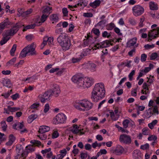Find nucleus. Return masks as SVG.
<instances>
[{"instance_id": "1", "label": "nucleus", "mask_w": 159, "mask_h": 159, "mask_svg": "<svg viewBox=\"0 0 159 159\" xmlns=\"http://www.w3.org/2000/svg\"><path fill=\"white\" fill-rule=\"evenodd\" d=\"M106 91L104 85L102 83L96 84L91 95V99L93 102H97L105 96Z\"/></svg>"}, {"instance_id": "2", "label": "nucleus", "mask_w": 159, "mask_h": 159, "mask_svg": "<svg viewBox=\"0 0 159 159\" xmlns=\"http://www.w3.org/2000/svg\"><path fill=\"white\" fill-rule=\"evenodd\" d=\"M57 39L63 50L66 51L70 49L71 44L70 39L68 36L65 34H61Z\"/></svg>"}, {"instance_id": "3", "label": "nucleus", "mask_w": 159, "mask_h": 159, "mask_svg": "<svg viewBox=\"0 0 159 159\" xmlns=\"http://www.w3.org/2000/svg\"><path fill=\"white\" fill-rule=\"evenodd\" d=\"M66 118L64 114L62 113H59L53 119V123L56 125L64 123L66 121Z\"/></svg>"}, {"instance_id": "4", "label": "nucleus", "mask_w": 159, "mask_h": 159, "mask_svg": "<svg viewBox=\"0 0 159 159\" xmlns=\"http://www.w3.org/2000/svg\"><path fill=\"white\" fill-rule=\"evenodd\" d=\"M133 13L134 15L137 17L141 16L144 12V9L140 5H137L132 8Z\"/></svg>"}, {"instance_id": "5", "label": "nucleus", "mask_w": 159, "mask_h": 159, "mask_svg": "<svg viewBox=\"0 0 159 159\" xmlns=\"http://www.w3.org/2000/svg\"><path fill=\"white\" fill-rule=\"evenodd\" d=\"M51 91L49 90L46 91L44 93L39 95L38 98L42 103L45 102L46 100L50 99L49 98L51 96L53 95Z\"/></svg>"}, {"instance_id": "6", "label": "nucleus", "mask_w": 159, "mask_h": 159, "mask_svg": "<svg viewBox=\"0 0 159 159\" xmlns=\"http://www.w3.org/2000/svg\"><path fill=\"white\" fill-rule=\"evenodd\" d=\"M22 26L25 27L24 25H22L20 23H16L12 28L7 30V33L8 34L14 35L18 31L19 29Z\"/></svg>"}, {"instance_id": "7", "label": "nucleus", "mask_w": 159, "mask_h": 159, "mask_svg": "<svg viewBox=\"0 0 159 159\" xmlns=\"http://www.w3.org/2000/svg\"><path fill=\"white\" fill-rule=\"evenodd\" d=\"M84 82L81 83L80 87L84 88H88L91 86L94 83V80L92 78H87L84 79Z\"/></svg>"}, {"instance_id": "8", "label": "nucleus", "mask_w": 159, "mask_h": 159, "mask_svg": "<svg viewBox=\"0 0 159 159\" xmlns=\"http://www.w3.org/2000/svg\"><path fill=\"white\" fill-rule=\"evenodd\" d=\"M36 47V45L34 43H33L25 48H26V50L28 54L30 53V55L33 56L36 55V52L35 51Z\"/></svg>"}, {"instance_id": "9", "label": "nucleus", "mask_w": 159, "mask_h": 159, "mask_svg": "<svg viewBox=\"0 0 159 159\" xmlns=\"http://www.w3.org/2000/svg\"><path fill=\"white\" fill-rule=\"evenodd\" d=\"M119 140L121 142L125 144H129L131 142V139L130 136L126 134L120 135Z\"/></svg>"}, {"instance_id": "10", "label": "nucleus", "mask_w": 159, "mask_h": 159, "mask_svg": "<svg viewBox=\"0 0 159 159\" xmlns=\"http://www.w3.org/2000/svg\"><path fill=\"white\" fill-rule=\"evenodd\" d=\"M82 111H88L92 109L93 106V103L86 100H83Z\"/></svg>"}, {"instance_id": "11", "label": "nucleus", "mask_w": 159, "mask_h": 159, "mask_svg": "<svg viewBox=\"0 0 159 159\" xmlns=\"http://www.w3.org/2000/svg\"><path fill=\"white\" fill-rule=\"evenodd\" d=\"M52 89V90H50V91H51V92L52 95L56 97H57L60 93V90L59 85L56 84H53Z\"/></svg>"}, {"instance_id": "12", "label": "nucleus", "mask_w": 159, "mask_h": 159, "mask_svg": "<svg viewBox=\"0 0 159 159\" xmlns=\"http://www.w3.org/2000/svg\"><path fill=\"white\" fill-rule=\"evenodd\" d=\"M72 80L74 83H76L80 86L81 83L84 82V78L80 75L76 74L72 77Z\"/></svg>"}, {"instance_id": "13", "label": "nucleus", "mask_w": 159, "mask_h": 159, "mask_svg": "<svg viewBox=\"0 0 159 159\" xmlns=\"http://www.w3.org/2000/svg\"><path fill=\"white\" fill-rule=\"evenodd\" d=\"M148 41L152 40V39H155L158 36V34L156 29H153L151 32H149L148 33Z\"/></svg>"}, {"instance_id": "14", "label": "nucleus", "mask_w": 159, "mask_h": 159, "mask_svg": "<svg viewBox=\"0 0 159 159\" xmlns=\"http://www.w3.org/2000/svg\"><path fill=\"white\" fill-rule=\"evenodd\" d=\"M7 32L8 31L7 30L6 31L4 35V36L5 37H3L1 40L0 41V44L1 45H2L6 43L10 39V37H8V36L13 35H9Z\"/></svg>"}, {"instance_id": "15", "label": "nucleus", "mask_w": 159, "mask_h": 159, "mask_svg": "<svg viewBox=\"0 0 159 159\" xmlns=\"http://www.w3.org/2000/svg\"><path fill=\"white\" fill-rule=\"evenodd\" d=\"M124 150V148L122 146L118 145L113 153L117 155H120L123 153Z\"/></svg>"}, {"instance_id": "16", "label": "nucleus", "mask_w": 159, "mask_h": 159, "mask_svg": "<svg viewBox=\"0 0 159 159\" xmlns=\"http://www.w3.org/2000/svg\"><path fill=\"white\" fill-rule=\"evenodd\" d=\"M50 130V128L49 127L47 126L43 125L40 126L38 132L40 134H43L49 131Z\"/></svg>"}, {"instance_id": "17", "label": "nucleus", "mask_w": 159, "mask_h": 159, "mask_svg": "<svg viewBox=\"0 0 159 159\" xmlns=\"http://www.w3.org/2000/svg\"><path fill=\"white\" fill-rule=\"evenodd\" d=\"M9 25L8 18H7L3 22L0 24V33L2 32V30L5 28V27Z\"/></svg>"}, {"instance_id": "18", "label": "nucleus", "mask_w": 159, "mask_h": 159, "mask_svg": "<svg viewBox=\"0 0 159 159\" xmlns=\"http://www.w3.org/2000/svg\"><path fill=\"white\" fill-rule=\"evenodd\" d=\"M141 153L139 150H134L133 152V156L135 159H141Z\"/></svg>"}, {"instance_id": "19", "label": "nucleus", "mask_w": 159, "mask_h": 159, "mask_svg": "<svg viewBox=\"0 0 159 159\" xmlns=\"http://www.w3.org/2000/svg\"><path fill=\"white\" fill-rule=\"evenodd\" d=\"M42 8L43 9V10L42 12L43 14H45L49 15L51 13V12L50 11L52 10V7L46 6L43 7Z\"/></svg>"}, {"instance_id": "20", "label": "nucleus", "mask_w": 159, "mask_h": 159, "mask_svg": "<svg viewBox=\"0 0 159 159\" xmlns=\"http://www.w3.org/2000/svg\"><path fill=\"white\" fill-rule=\"evenodd\" d=\"M2 83L4 86H6L7 88H10L12 84L10 80L8 79H3Z\"/></svg>"}, {"instance_id": "21", "label": "nucleus", "mask_w": 159, "mask_h": 159, "mask_svg": "<svg viewBox=\"0 0 159 159\" xmlns=\"http://www.w3.org/2000/svg\"><path fill=\"white\" fill-rule=\"evenodd\" d=\"M83 102V100H80L78 102H76L75 103H74V106L75 108L77 109H78L80 111H82V108L80 107H83V105L82 103Z\"/></svg>"}, {"instance_id": "22", "label": "nucleus", "mask_w": 159, "mask_h": 159, "mask_svg": "<svg viewBox=\"0 0 159 159\" xmlns=\"http://www.w3.org/2000/svg\"><path fill=\"white\" fill-rule=\"evenodd\" d=\"M88 66L89 69L92 72L96 70V65L94 63H91L88 64Z\"/></svg>"}, {"instance_id": "23", "label": "nucleus", "mask_w": 159, "mask_h": 159, "mask_svg": "<svg viewBox=\"0 0 159 159\" xmlns=\"http://www.w3.org/2000/svg\"><path fill=\"white\" fill-rule=\"evenodd\" d=\"M101 3V1L100 0H96L94 2H90L89 5L92 7L95 8L99 6Z\"/></svg>"}, {"instance_id": "24", "label": "nucleus", "mask_w": 159, "mask_h": 159, "mask_svg": "<svg viewBox=\"0 0 159 159\" xmlns=\"http://www.w3.org/2000/svg\"><path fill=\"white\" fill-rule=\"evenodd\" d=\"M131 62V61H128L127 63L122 62L120 63L117 65V67L119 68L120 66H123L124 65H125V66H126L128 67L129 68L131 67V65L130 63Z\"/></svg>"}, {"instance_id": "25", "label": "nucleus", "mask_w": 159, "mask_h": 159, "mask_svg": "<svg viewBox=\"0 0 159 159\" xmlns=\"http://www.w3.org/2000/svg\"><path fill=\"white\" fill-rule=\"evenodd\" d=\"M32 11V9L31 8H30L27 11L23 12L22 11H21L20 12V15L22 16L25 17L30 14Z\"/></svg>"}, {"instance_id": "26", "label": "nucleus", "mask_w": 159, "mask_h": 159, "mask_svg": "<svg viewBox=\"0 0 159 159\" xmlns=\"http://www.w3.org/2000/svg\"><path fill=\"white\" fill-rule=\"evenodd\" d=\"M26 48H24L21 51L19 56V58L22 59L26 57V55L28 54L26 50Z\"/></svg>"}, {"instance_id": "27", "label": "nucleus", "mask_w": 159, "mask_h": 159, "mask_svg": "<svg viewBox=\"0 0 159 159\" xmlns=\"http://www.w3.org/2000/svg\"><path fill=\"white\" fill-rule=\"evenodd\" d=\"M110 117H111V120L113 121H116L118 120L119 115L116 114V115H114V112L111 110L110 112Z\"/></svg>"}, {"instance_id": "28", "label": "nucleus", "mask_w": 159, "mask_h": 159, "mask_svg": "<svg viewBox=\"0 0 159 159\" xmlns=\"http://www.w3.org/2000/svg\"><path fill=\"white\" fill-rule=\"evenodd\" d=\"M149 7L151 10H157L158 7L157 4H155L154 2H151L149 3Z\"/></svg>"}, {"instance_id": "29", "label": "nucleus", "mask_w": 159, "mask_h": 159, "mask_svg": "<svg viewBox=\"0 0 159 159\" xmlns=\"http://www.w3.org/2000/svg\"><path fill=\"white\" fill-rule=\"evenodd\" d=\"M38 117V116L35 114H32L29 116L28 119V123H31L34 120L36 119Z\"/></svg>"}, {"instance_id": "30", "label": "nucleus", "mask_w": 159, "mask_h": 159, "mask_svg": "<svg viewBox=\"0 0 159 159\" xmlns=\"http://www.w3.org/2000/svg\"><path fill=\"white\" fill-rule=\"evenodd\" d=\"M79 2L77 5L80 6H83L84 7L86 6L87 4L88 1L87 0H80L78 1Z\"/></svg>"}, {"instance_id": "31", "label": "nucleus", "mask_w": 159, "mask_h": 159, "mask_svg": "<svg viewBox=\"0 0 159 159\" xmlns=\"http://www.w3.org/2000/svg\"><path fill=\"white\" fill-rule=\"evenodd\" d=\"M114 41L112 40H106L102 42V43H104L106 44V46H104L103 47H109L110 45H113V44L111 43L113 42Z\"/></svg>"}, {"instance_id": "32", "label": "nucleus", "mask_w": 159, "mask_h": 159, "mask_svg": "<svg viewBox=\"0 0 159 159\" xmlns=\"http://www.w3.org/2000/svg\"><path fill=\"white\" fill-rule=\"evenodd\" d=\"M59 18L57 15L56 14H53L50 16V19L51 20L55 22H57L58 21Z\"/></svg>"}, {"instance_id": "33", "label": "nucleus", "mask_w": 159, "mask_h": 159, "mask_svg": "<svg viewBox=\"0 0 159 159\" xmlns=\"http://www.w3.org/2000/svg\"><path fill=\"white\" fill-rule=\"evenodd\" d=\"M137 41V39L136 38H133L131 39L128 42L129 47L133 46L136 43Z\"/></svg>"}, {"instance_id": "34", "label": "nucleus", "mask_w": 159, "mask_h": 159, "mask_svg": "<svg viewBox=\"0 0 159 159\" xmlns=\"http://www.w3.org/2000/svg\"><path fill=\"white\" fill-rule=\"evenodd\" d=\"M158 122L157 120H155L152 121L148 124V127L151 129H152L154 128V126Z\"/></svg>"}, {"instance_id": "35", "label": "nucleus", "mask_w": 159, "mask_h": 159, "mask_svg": "<svg viewBox=\"0 0 159 159\" xmlns=\"http://www.w3.org/2000/svg\"><path fill=\"white\" fill-rule=\"evenodd\" d=\"M17 45L16 44H13L11 49L10 51V54L11 56H14L15 51H16V48Z\"/></svg>"}, {"instance_id": "36", "label": "nucleus", "mask_w": 159, "mask_h": 159, "mask_svg": "<svg viewBox=\"0 0 159 159\" xmlns=\"http://www.w3.org/2000/svg\"><path fill=\"white\" fill-rule=\"evenodd\" d=\"M92 31L97 36L96 37H94V39H97L98 37L100 35V32L99 30L98 29L93 28L92 30Z\"/></svg>"}, {"instance_id": "37", "label": "nucleus", "mask_w": 159, "mask_h": 159, "mask_svg": "<svg viewBox=\"0 0 159 159\" xmlns=\"http://www.w3.org/2000/svg\"><path fill=\"white\" fill-rule=\"evenodd\" d=\"M1 124L2 130L4 131H6L7 128V125L5 121L4 120L2 121L1 123Z\"/></svg>"}, {"instance_id": "38", "label": "nucleus", "mask_w": 159, "mask_h": 159, "mask_svg": "<svg viewBox=\"0 0 159 159\" xmlns=\"http://www.w3.org/2000/svg\"><path fill=\"white\" fill-rule=\"evenodd\" d=\"M16 57L13 58L7 63V66H10L13 65L16 62Z\"/></svg>"}, {"instance_id": "39", "label": "nucleus", "mask_w": 159, "mask_h": 159, "mask_svg": "<svg viewBox=\"0 0 159 159\" xmlns=\"http://www.w3.org/2000/svg\"><path fill=\"white\" fill-rule=\"evenodd\" d=\"M115 26L114 23H111L108 24L106 26L107 29V30H111L113 29Z\"/></svg>"}, {"instance_id": "40", "label": "nucleus", "mask_w": 159, "mask_h": 159, "mask_svg": "<svg viewBox=\"0 0 159 159\" xmlns=\"http://www.w3.org/2000/svg\"><path fill=\"white\" fill-rule=\"evenodd\" d=\"M158 57V54L156 52H154L150 56V59L152 60H155Z\"/></svg>"}, {"instance_id": "41", "label": "nucleus", "mask_w": 159, "mask_h": 159, "mask_svg": "<svg viewBox=\"0 0 159 159\" xmlns=\"http://www.w3.org/2000/svg\"><path fill=\"white\" fill-rule=\"evenodd\" d=\"M129 121L128 120L126 119L124 120L122 122V124L125 128H127L129 124Z\"/></svg>"}, {"instance_id": "42", "label": "nucleus", "mask_w": 159, "mask_h": 159, "mask_svg": "<svg viewBox=\"0 0 159 159\" xmlns=\"http://www.w3.org/2000/svg\"><path fill=\"white\" fill-rule=\"evenodd\" d=\"M25 148L26 150L30 151L31 152L34 151L35 149L32 145H30L26 146Z\"/></svg>"}, {"instance_id": "43", "label": "nucleus", "mask_w": 159, "mask_h": 159, "mask_svg": "<svg viewBox=\"0 0 159 159\" xmlns=\"http://www.w3.org/2000/svg\"><path fill=\"white\" fill-rule=\"evenodd\" d=\"M90 33L87 34V40L88 41L89 44H92L94 43V41H92L91 39L93 38V37L90 35Z\"/></svg>"}, {"instance_id": "44", "label": "nucleus", "mask_w": 159, "mask_h": 159, "mask_svg": "<svg viewBox=\"0 0 159 159\" xmlns=\"http://www.w3.org/2000/svg\"><path fill=\"white\" fill-rule=\"evenodd\" d=\"M30 143L33 144H35L39 146L41 145V142L38 140H32L30 141Z\"/></svg>"}, {"instance_id": "45", "label": "nucleus", "mask_w": 159, "mask_h": 159, "mask_svg": "<svg viewBox=\"0 0 159 159\" xmlns=\"http://www.w3.org/2000/svg\"><path fill=\"white\" fill-rule=\"evenodd\" d=\"M49 15H48L43 14L41 16V18L40 19V20L42 21V22H44L46 20L48 17Z\"/></svg>"}, {"instance_id": "46", "label": "nucleus", "mask_w": 159, "mask_h": 159, "mask_svg": "<svg viewBox=\"0 0 159 159\" xmlns=\"http://www.w3.org/2000/svg\"><path fill=\"white\" fill-rule=\"evenodd\" d=\"M111 34L110 33H108L107 31H105L102 33V36L104 38H109L111 37Z\"/></svg>"}, {"instance_id": "47", "label": "nucleus", "mask_w": 159, "mask_h": 159, "mask_svg": "<svg viewBox=\"0 0 159 159\" xmlns=\"http://www.w3.org/2000/svg\"><path fill=\"white\" fill-rule=\"evenodd\" d=\"M34 28V25L33 24L28 25L25 27L23 30V31L24 32L26 31L27 30L30 29H33Z\"/></svg>"}, {"instance_id": "48", "label": "nucleus", "mask_w": 159, "mask_h": 159, "mask_svg": "<svg viewBox=\"0 0 159 159\" xmlns=\"http://www.w3.org/2000/svg\"><path fill=\"white\" fill-rule=\"evenodd\" d=\"M149 130L148 128H144L142 129V134L144 135H147L149 133Z\"/></svg>"}, {"instance_id": "49", "label": "nucleus", "mask_w": 159, "mask_h": 159, "mask_svg": "<svg viewBox=\"0 0 159 159\" xmlns=\"http://www.w3.org/2000/svg\"><path fill=\"white\" fill-rule=\"evenodd\" d=\"M149 146V144L148 143H146L144 145H142L140 147V148L143 150H145L148 149Z\"/></svg>"}, {"instance_id": "50", "label": "nucleus", "mask_w": 159, "mask_h": 159, "mask_svg": "<svg viewBox=\"0 0 159 159\" xmlns=\"http://www.w3.org/2000/svg\"><path fill=\"white\" fill-rule=\"evenodd\" d=\"M47 42H48V44L50 45L52 44L53 41V38L50 37L49 38L47 37V39H46Z\"/></svg>"}, {"instance_id": "51", "label": "nucleus", "mask_w": 159, "mask_h": 159, "mask_svg": "<svg viewBox=\"0 0 159 159\" xmlns=\"http://www.w3.org/2000/svg\"><path fill=\"white\" fill-rule=\"evenodd\" d=\"M157 137L156 136L154 135H151L148 138V139L149 141L151 140H157Z\"/></svg>"}, {"instance_id": "52", "label": "nucleus", "mask_w": 159, "mask_h": 159, "mask_svg": "<svg viewBox=\"0 0 159 159\" xmlns=\"http://www.w3.org/2000/svg\"><path fill=\"white\" fill-rule=\"evenodd\" d=\"M62 13L64 16H68V11L66 8H63L62 9Z\"/></svg>"}, {"instance_id": "53", "label": "nucleus", "mask_w": 159, "mask_h": 159, "mask_svg": "<svg viewBox=\"0 0 159 159\" xmlns=\"http://www.w3.org/2000/svg\"><path fill=\"white\" fill-rule=\"evenodd\" d=\"M135 73V70H133L129 73V80L131 81L132 80L133 76L134 75Z\"/></svg>"}, {"instance_id": "54", "label": "nucleus", "mask_w": 159, "mask_h": 159, "mask_svg": "<svg viewBox=\"0 0 159 159\" xmlns=\"http://www.w3.org/2000/svg\"><path fill=\"white\" fill-rule=\"evenodd\" d=\"M106 22V21L105 20H102L99 21L97 25L95 26V27H96L97 26H102V25H104Z\"/></svg>"}, {"instance_id": "55", "label": "nucleus", "mask_w": 159, "mask_h": 159, "mask_svg": "<svg viewBox=\"0 0 159 159\" xmlns=\"http://www.w3.org/2000/svg\"><path fill=\"white\" fill-rule=\"evenodd\" d=\"M40 105L39 103H35L32 104L30 107L31 109H34L37 108Z\"/></svg>"}, {"instance_id": "56", "label": "nucleus", "mask_w": 159, "mask_h": 159, "mask_svg": "<svg viewBox=\"0 0 159 159\" xmlns=\"http://www.w3.org/2000/svg\"><path fill=\"white\" fill-rule=\"evenodd\" d=\"M147 57V56L144 53L142 54L141 57V61H145L146 60Z\"/></svg>"}, {"instance_id": "57", "label": "nucleus", "mask_w": 159, "mask_h": 159, "mask_svg": "<svg viewBox=\"0 0 159 159\" xmlns=\"http://www.w3.org/2000/svg\"><path fill=\"white\" fill-rule=\"evenodd\" d=\"M34 36L33 34H29L26 36L25 38L28 41H31L34 39Z\"/></svg>"}, {"instance_id": "58", "label": "nucleus", "mask_w": 159, "mask_h": 159, "mask_svg": "<svg viewBox=\"0 0 159 159\" xmlns=\"http://www.w3.org/2000/svg\"><path fill=\"white\" fill-rule=\"evenodd\" d=\"M17 128H19L20 129H22L24 126L23 124V122L21 123L18 122L17 123Z\"/></svg>"}, {"instance_id": "59", "label": "nucleus", "mask_w": 159, "mask_h": 159, "mask_svg": "<svg viewBox=\"0 0 159 159\" xmlns=\"http://www.w3.org/2000/svg\"><path fill=\"white\" fill-rule=\"evenodd\" d=\"M129 22L132 25H134L136 24V20L132 18H129Z\"/></svg>"}, {"instance_id": "60", "label": "nucleus", "mask_w": 159, "mask_h": 159, "mask_svg": "<svg viewBox=\"0 0 159 159\" xmlns=\"http://www.w3.org/2000/svg\"><path fill=\"white\" fill-rule=\"evenodd\" d=\"M155 47L154 44H153L151 45H149L148 44L145 45L144 46V47L146 49H148L150 48H152Z\"/></svg>"}, {"instance_id": "61", "label": "nucleus", "mask_w": 159, "mask_h": 159, "mask_svg": "<svg viewBox=\"0 0 159 159\" xmlns=\"http://www.w3.org/2000/svg\"><path fill=\"white\" fill-rule=\"evenodd\" d=\"M83 16L85 17H90L93 16V14L91 13H84L83 14Z\"/></svg>"}, {"instance_id": "62", "label": "nucleus", "mask_w": 159, "mask_h": 159, "mask_svg": "<svg viewBox=\"0 0 159 159\" xmlns=\"http://www.w3.org/2000/svg\"><path fill=\"white\" fill-rule=\"evenodd\" d=\"M38 137H39L42 140H44L47 138V136L45 134H43L38 135Z\"/></svg>"}, {"instance_id": "63", "label": "nucleus", "mask_w": 159, "mask_h": 159, "mask_svg": "<svg viewBox=\"0 0 159 159\" xmlns=\"http://www.w3.org/2000/svg\"><path fill=\"white\" fill-rule=\"evenodd\" d=\"M71 131L74 134H76L79 133L80 131V129H79L73 128L71 130Z\"/></svg>"}, {"instance_id": "64", "label": "nucleus", "mask_w": 159, "mask_h": 159, "mask_svg": "<svg viewBox=\"0 0 159 159\" xmlns=\"http://www.w3.org/2000/svg\"><path fill=\"white\" fill-rule=\"evenodd\" d=\"M49 109V106L48 103H47L45 104L44 107V112L45 113H46L48 112Z\"/></svg>"}]
</instances>
